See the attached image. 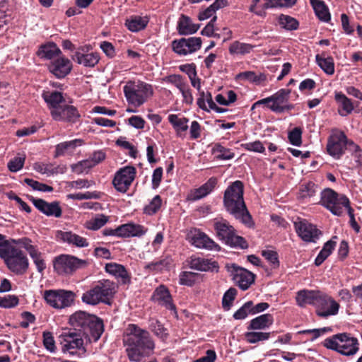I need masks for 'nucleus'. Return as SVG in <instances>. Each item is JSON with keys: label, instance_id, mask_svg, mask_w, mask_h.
Here are the masks:
<instances>
[{"label": "nucleus", "instance_id": "1", "mask_svg": "<svg viewBox=\"0 0 362 362\" xmlns=\"http://www.w3.org/2000/svg\"><path fill=\"white\" fill-rule=\"evenodd\" d=\"M123 343L131 361L139 362L154 349L150 334L135 324H129L124 334Z\"/></svg>", "mask_w": 362, "mask_h": 362}, {"label": "nucleus", "instance_id": "2", "mask_svg": "<svg viewBox=\"0 0 362 362\" xmlns=\"http://www.w3.org/2000/svg\"><path fill=\"white\" fill-rule=\"evenodd\" d=\"M243 184L240 180L233 182L226 189L223 195V204L226 211L246 226H254L252 216L244 201Z\"/></svg>", "mask_w": 362, "mask_h": 362}, {"label": "nucleus", "instance_id": "3", "mask_svg": "<svg viewBox=\"0 0 362 362\" xmlns=\"http://www.w3.org/2000/svg\"><path fill=\"white\" fill-rule=\"evenodd\" d=\"M69 323L89 343L98 341L104 332L103 320L85 311H77L71 315Z\"/></svg>", "mask_w": 362, "mask_h": 362}, {"label": "nucleus", "instance_id": "4", "mask_svg": "<svg viewBox=\"0 0 362 362\" xmlns=\"http://www.w3.org/2000/svg\"><path fill=\"white\" fill-rule=\"evenodd\" d=\"M116 283L110 279H102L93 284L90 288L83 293V303L97 305L100 303L110 305L117 292Z\"/></svg>", "mask_w": 362, "mask_h": 362}, {"label": "nucleus", "instance_id": "5", "mask_svg": "<svg viewBox=\"0 0 362 362\" xmlns=\"http://www.w3.org/2000/svg\"><path fill=\"white\" fill-rule=\"evenodd\" d=\"M322 345L344 356H353L359 349L358 339L347 333L337 334L328 337L322 342Z\"/></svg>", "mask_w": 362, "mask_h": 362}, {"label": "nucleus", "instance_id": "6", "mask_svg": "<svg viewBox=\"0 0 362 362\" xmlns=\"http://www.w3.org/2000/svg\"><path fill=\"white\" fill-rule=\"evenodd\" d=\"M124 93L127 101L138 107L153 95V90L150 84L143 81H128L124 86Z\"/></svg>", "mask_w": 362, "mask_h": 362}, {"label": "nucleus", "instance_id": "7", "mask_svg": "<svg viewBox=\"0 0 362 362\" xmlns=\"http://www.w3.org/2000/svg\"><path fill=\"white\" fill-rule=\"evenodd\" d=\"M327 151L331 156H339L343 152H354L352 156H362L359 147L354 142H348L345 134L341 132L333 134L328 140Z\"/></svg>", "mask_w": 362, "mask_h": 362}, {"label": "nucleus", "instance_id": "8", "mask_svg": "<svg viewBox=\"0 0 362 362\" xmlns=\"http://www.w3.org/2000/svg\"><path fill=\"white\" fill-rule=\"evenodd\" d=\"M320 204L332 214L341 216L343 208L351 204L349 199L343 194H339L331 188H326L321 192Z\"/></svg>", "mask_w": 362, "mask_h": 362}, {"label": "nucleus", "instance_id": "9", "mask_svg": "<svg viewBox=\"0 0 362 362\" xmlns=\"http://www.w3.org/2000/svg\"><path fill=\"white\" fill-rule=\"evenodd\" d=\"M59 340L64 353H69L71 356L77 354V350L81 349L83 352L86 349L83 346L85 338L81 335L73 327L65 329L59 336Z\"/></svg>", "mask_w": 362, "mask_h": 362}, {"label": "nucleus", "instance_id": "10", "mask_svg": "<svg viewBox=\"0 0 362 362\" xmlns=\"http://www.w3.org/2000/svg\"><path fill=\"white\" fill-rule=\"evenodd\" d=\"M290 93V90L281 89L272 96L257 101L252 108L254 109L259 105L267 104L269 109L278 113L291 110L293 105L288 104Z\"/></svg>", "mask_w": 362, "mask_h": 362}, {"label": "nucleus", "instance_id": "11", "mask_svg": "<svg viewBox=\"0 0 362 362\" xmlns=\"http://www.w3.org/2000/svg\"><path fill=\"white\" fill-rule=\"evenodd\" d=\"M87 265V261L69 255L57 256L53 262L54 269L59 275L71 274L77 269L84 268Z\"/></svg>", "mask_w": 362, "mask_h": 362}, {"label": "nucleus", "instance_id": "12", "mask_svg": "<svg viewBox=\"0 0 362 362\" xmlns=\"http://www.w3.org/2000/svg\"><path fill=\"white\" fill-rule=\"evenodd\" d=\"M8 269L17 275L24 274L28 268L29 262L26 255L19 248L15 247L2 258Z\"/></svg>", "mask_w": 362, "mask_h": 362}, {"label": "nucleus", "instance_id": "13", "mask_svg": "<svg viewBox=\"0 0 362 362\" xmlns=\"http://www.w3.org/2000/svg\"><path fill=\"white\" fill-rule=\"evenodd\" d=\"M226 268L233 281L243 291H246L255 283L256 275L249 270L235 263L227 264Z\"/></svg>", "mask_w": 362, "mask_h": 362}, {"label": "nucleus", "instance_id": "14", "mask_svg": "<svg viewBox=\"0 0 362 362\" xmlns=\"http://www.w3.org/2000/svg\"><path fill=\"white\" fill-rule=\"evenodd\" d=\"M74 292L65 290H46L43 298L46 303L57 309L69 307L74 301Z\"/></svg>", "mask_w": 362, "mask_h": 362}, {"label": "nucleus", "instance_id": "15", "mask_svg": "<svg viewBox=\"0 0 362 362\" xmlns=\"http://www.w3.org/2000/svg\"><path fill=\"white\" fill-rule=\"evenodd\" d=\"M136 174V168L133 166H125L116 172L112 180L115 189L121 193H126L129 189Z\"/></svg>", "mask_w": 362, "mask_h": 362}, {"label": "nucleus", "instance_id": "16", "mask_svg": "<svg viewBox=\"0 0 362 362\" xmlns=\"http://www.w3.org/2000/svg\"><path fill=\"white\" fill-rule=\"evenodd\" d=\"M339 307V304L332 297L322 291L315 303V313L319 317L327 318L337 315Z\"/></svg>", "mask_w": 362, "mask_h": 362}, {"label": "nucleus", "instance_id": "17", "mask_svg": "<svg viewBox=\"0 0 362 362\" xmlns=\"http://www.w3.org/2000/svg\"><path fill=\"white\" fill-rule=\"evenodd\" d=\"M201 37L180 38L172 42L173 50L180 56H186L198 51L202 47Z\"/></svg>", "mask_w": 362, "mask_h": 362}, {"label": "nucleus", "instance_id": "18", "mask_svg": "<svg viewBox=\"0 0 362 362\" xmlns=\"http://www.w3.org/2000/svg\"><path fill=\"white\" fill-rule=\"evenodd\" d=\"M187 239L196 247L206 250H219L220 246L205 233L198 228H192L187 233Z\"/></svg>", "mask_w": 362, "mask_h": 362}, {"label": "nucleus", "instance_id": "19", "mask_svg": "<svg viewBox=\"0 0 362 362\" xmlns=\"http://www.w3.org/2000/svg\"><path fill=\"white\" fill-rule=\"evenodd\" d=\"M164 81L175 86L182 96V103L186 105H192L194 102L192 90L187 83V81L181 75L172 74L166 76Z\"/></svg>", "mask_w": 362, "mask_h": 362}, {"label": "nucleus", "instance_id": "20", "mask_svg": "<svg viewBox=\"0 0 362 362\" xmlns=\"http://www.w3.org/2000/svg\"><path fill=\"white\" fill-rule=\"evenodd\" d=\"M294 225L296 233L305 242L316 243L322 235L321 230L316 226L305 219L295 222Z\"/></svg>", "mask_w": 362, "mask_h": 362}, {"label": "nucleus", "instance_id": "21", "mask_svg": "<svg viewBox=\"0 0 362 362\" xmlns=\"http://www.w3.org/2000/svg\"><path fill=\"white\" fill-rule=\"evenodd\" d=\"M28 199L35 207L43 214L55 218H60L62 216V209L60 206L59 202H47L42 199L35 198L33 196H28Z\"/></svg>", "mask_w": 362, "mask_h": 362}, {"label": "nucleus", "instance_id": "22", "mask_svg": "<svg viewBox=\"0 0 362 362\" xmlns=\"http://www.w3.org/2000/svg\"><path fill=\"white\" fill-rule=\"evenodd\" d=\"M151 300L157 303L159 305L165 307L166 309L173 311L177 315L176 306L173 303L172 296L169 289L164 285H160L157 287L151 298Z\"/></svg>", "mask_w": 362, "mask_h": 362}, {"label": "nucleus", "instance_id": "23", "mask_svg": "<svg viewBox=\"0 0 362 362\" xmlns=\"http://www.w3.org/2000/svg\"><path fill=\"white\" fill-rule=\"evenodd\" d=\"M48 69L56 78H63L71 72L72 63L70 59L61 54L50 62Z\"/></svg>", "mask_w": 362, "mask_h": 362}, {"label": "nucleus", "instance_id": "24", "mask_svg": "<svg viewBox=\"0 0 362 362\" xmlns=\"http://www.w3.org/2000/svg\"><path fill=\"white\" fill-rule=\"evenodd\" d=\"M53 119L56 121H64L69 122H76L80 117V115L77 109L72 106L64 103L60 108L54 110L51 115Z\"/></svg>", "mask_w": 362, "mask_h": 362}, {"label": "nucleus", "instance_id": "25", "mask_svg": "<svg viewBox=\"0 0 362 362\" xmlns=\"http://www.w3.org/2000/svg\"><path fill=\"white\" fill-rule=\"evenodd\" d=\"M105 272L115 276L122 284L129 285L132 283L131 274L124 266L116 262L107 263L105 267Z\"/></svg>", "mask_w": 362, "mask_h": 362}, {"label": "nucleus", "instance_id": "26", "mask_svg": "<svg viewBox=\"0 0 362 362\" xmlns=\"http://www.w3.org/2000/svg\"><path fill=\"white\" fill-rule=\"evenodd\" d=\"M191 269L201 272H218L219 266L216 261L200 257H192L189 262Z\"/></svg>", "mask_w": 362, "mask_h": 362}, {"label": "nucleus", "instance_id": "27", "mask_svg": "<svg viewBox=\"0 0 362 362\" xmlns=\"http://www.w3.org/2000/svg\"><path fill=\"white\" fill-rule=\"evenodd\" d=\"M56 239L77 247H86L89 243L86 238L81 237L71 231L57 230L55 235Z\"/></svg>", "mask_w": 362, "mask_h": 362}, {"label": "nucleus", "instance_id": "28", "mask_svg": "<svg viewBox=\"0 0 362 362\" xmlns=\"http://www.w3.org/2000/svg\"><path fill=\"white\" fill-rule=\"evenodd\" d=\"M319 191L318 185L313 181H303L298 187L297 199L300 202H308Z\"/></svg>", "mask_w": 362, "mask_h": 362}, {"label": "nucleus", "instance_id": "29", "mask_svg": "<svg viewBox=\"0 0 362 362\" xmlns=\"http://www.w3.org/2000/svg\"><path fill=\"white\" fill-rule=\"evenodd\" d=\"M321 292L319 290H300L296 294L297 304L300 307H305L308 304L315 307V303L321 295Z\"/></svg>", "mask_w": 362, "mask_h": 362}, {"label": "nucleus", "instance_id": "30", "mask_svg": "<svg viewBox=\"0 0 362 362\" xmlns=\"http://www.w3.org/2000/svg\"><path fill=\"white\" fill-rule=\"evenodd\" d=\"M42 96L47 104L50 115L65 103L62 94L59 91H43Z\"/></svg>", "mask_w": 362, "mask_h": 362}, {"label": "nucleus", "instance_id": "31", "mask_svg": "<svg viewBox=\"0 0 362 362\" xmlns=\"http://www.w3.org/2000/svg\"><path fill=\"white\" fill-rule=\"evenodd\" d=\"M214 229L216 232V236L224 243L226 242L228 238L233 235V233L235 230L227 220L223 218L214 221Z\"/></svg>", "mask_w": 362, "mask_h": 362}, {"label": "nucleus", "instance_id": "32", "mask_svg": "<svg viewBox=\"0 0 362 362\" xmlns=\"http://www.w3.org/2000/svg\"><path fill=\"white\" fill-rule=\"evenodd\" d=\"M62 54L61 49L54 42H49L40 46L37 55L43 59L52 61Z\"/></svg>", "mask_w": 362, "mask_h": 362}, {"label": "nucleus", "instance_id": "33", "mask_svg": "<svg viewBox=\"0 0 362 362\" xmlns=\"http://www.w3.org/2000/svg\"><path fill=\"white\" fill-rule=\"evenodd\" d=\"M274 322L272 314L267 313L256 317L250 321L247 330H261L269 328Z\"/></svg>", "mask_w": 362, "mask_h": 362}, {"label": "nucleus", "instance_id": "34", "mask_svg": "<svg viewBox=\"0 0 362 362\" xmlns=\"http://www.w3.org/2000/svg\"><path fill=\"white\" fill-rule=\"evenodd\" d=\"M72 59L78 64L86 67H93L98 63L100 57L96 52L83 54L80 52H76Z\"/></svg>", "mask_w": 362, "mask_h": 362}, {"label": "nucleus", "instance_id": "35", "mask_svg": "<svg viewBox=\"0 0 362 362\" xmlns=\"http://www.w3.org/2000/svg\"><path fill=\"white\" fill-rule=\"evenodd\" d=\"M217 185V179L214 177L209 178L206 182L197 189L192 191L190 196L192 199H200L211 193Z\"/></svg>", "mask_w": 362, "mask_h": 362}, {"label": "nucleus", "instance_id": "36", "mask_svg": "<svg viewBox=\"0 0 362 362\" xmlns=\"http://www.w3.org/2000/svg\"><path fill=\"white\" fill-rule=\"evenodd\" d=\"M199 97L197 99V105L201 109L204 110H209L211 109L216 110L217 112H224L223 108L217 107L216 103L214 102L211 93L204 92L203 90L199 93Z\"/></svg>", "mask_w": 362, "mask_h": 362}, {"label": "nucleus", "instance_id": "37", "mask_svg": "<svg viewBox=\"0 0 362 362\" xmlns=\"http://www.w3.org/2000/svg\"><path fill=\"white\" fill-rule=\"evenodd\" d=\"M335 100L339 104L338 112L341 116H346L351 113L354 110V105L351 100L341 92L336 93Z\"/></svg>", "mask_w": 362, "mask_h": 362}, {"label": "nucleus", "instance_id": "38", "mask_svg": "<svg viewBox=\"0 0 362 362\" xmlns=\"http://www.w3.org/2000/svg\"><path fill=\"white\" fill-rule=\"evenodd\" d=\"M315 61L326 74L332 76L334 74V62L332 57L322 52L315 56Z\"/></svg>", "mask_w": 362, "mask_h": 362}, {"label": "nucleus", "instance_id": "39", "mask_svg": "<svg viewBox=\"0 0 362 362\" xmlns=\"http://www.w3.org/2000/svg\"><path fill=\"white\" fill-rule=\"evenodd\" d=\"M148 23V18L146 16H134L126 20L125 25L132 32H138L146 28Z\"/></svg>", "mask_w": 362, "mask_h": 362}, {"label": "nucleus", "instance_id": "40", "mask_svg": "<svg viewBox=\"0 0 362 362\" xmlns=\"http://www.w3.org/2000/svg\"><path fill=\"white\" fill-rule=\"evenodd\" d=\"M255 47L253 45L236 40L230 45L228 51L232 55H245L250 54Z\"/></svg>", "mask_w": 362, "mask_h": 362}, {"label": "nucleus", "instance_id": "41", "mask_svg": "<svg viewBox=\"0 0 362 362\" xmlns=\"http://www.w3.org/2000/svg\"><path fill=\"white\" fill-rule=\"evenodd\" d=\"M199 29V25L194 24L189 18L182 16L178 23V31L181 35H190Z\"/></svg>", "mask_w": 362, "mask_h": 362}, {"label": "nucleus", "instance_id": "42", "mask_svg": "<svg viewBox=\"0 0 362 362\" xmlns=\"http://www.w3.org/2000/svg\"><path fill=\"white\" fill-rule=\"evenodd\" d=\"M81 141L74 139L69 141H65L58 144L56 147L57 156H70L76 146H81Z\"/></svg>", "mask_w": 362, "mask_h": 362}, {"label": "nucleus", "instance_id": "43", "mask_svg": "<svg viewBox=\"0 0 362 362\" xmlns=\"http://www.w3.org/2000/svg\"><path fill=\"white\" fill-rule=\"evenodd\" d=\"M316 16L322 21L330 20V13L325 3L320 0H310Z\"/></svg>", "mask_w": 362, "mask_h": 362}, {"label": "nucleus", "instance_id": "44", "mask_svg": "<svg viewBox=\"0 0 362 362\" xmlns=\"http://www.w3.org/2000/svg\"><path fill=\"white\" fill-rule=\"evenodd\" d=\"M169 122L177 133L185 132L188 129V119L182 117H180L177 115H170L168 117Z\"/></svg>", "mask_w": 362, "mask_h": 362}, {"label": "nucleus", "instance_id": "45", "mask_svg": "<svg viewBox=\"0 0 362 362\" xmlns=\"http://www.w3.org/2000/svg\"><path fill=\"white\" fill-rule=\"evenodd\" d=\"M226 245L233 248L245 250L248 247V243L245 238L236 234V230L233 233L225 243Z\"/></svg>", "mask_w": 362, "mask_h": 362}, {"label": "nucleus", "instance_id": "46", "mask_svg": "<svg viewBox=\"0 0 362 362\" xmlns=\"http://www.w3.org/2000/svg\"><path fill=\"white\" fill-rule=\"evenodd\" d=\"M238 78L240 80L248 81L257 84H259L265 81L267 79L266 75L264 74L259 73V74H257L255 72L251 71L240 73L238 75Z\"/></svg>", "mask_w": 362, "mask_h": 362}, {"label": "nucleus", "instance_id": "47", "mask_svg": "<svg viewBox=\"0 0 362 362\" xmlns=\"http://www.w3.org/2000/svg\"><path fill=\"white\" fill-rule=\"evenodd\" d=\"M271 332H247L245 333V339L250 344H256L259 341L268 340Z\"/></svg>", "mask_w": 362, "mask_h": 362}, {"label": "nucleus", "instance_id": "48", "mask_svg": "<svg viewBox=\"0 0 362 362\" xmlns=\"http://www.w3.org/2000/svg\"><path fill=\"white\" fill-rule=\"evenodd\" d=\"M11 13L8 1H0V29L7 25L11 21Z\"/></svg>", "mask_w": 362, "mask_h": 362}, {"label": "nucleus", "instance_id": "49", "mask_svg": "<svg viewBox=\"0 0 362 362\" xmlns=\"http://www.w3.org/2000/svg\"><path fill=\"white\" fill-rule=\"evenodd\" d=\"M278 21L281 27L286 30H292L298 28V21L289 16L281 14Z\"/></svg>", "mask_w": 362, "mask_h": 362}, {"label": "nucleus", "instance_id": "50", "mask_svg": "<svg viewBox=\"0 0 362 362\" xmlns=\"http://www.w3.org/2000/svg\"><path fill=\"white\" fill-rule=\"evenodd\" d=\"M237 290L235 288H230L227 290L222 298V307L225 310H229L237 295Z\"/></svg>", "mask_w": 362, "mask_h": 362}, {"label": "nucleus", "instance_id": "51", "mask_svg": "<svg viewBox=\"0 0 362 362\" xmlns=\"http://www.w3.org/2000/svg\"><path fill=\"white\" fill-rule=\"evenodd\" d=\"M30 256L33 259L37 269L42 273L46 268V264L42 257L41 252H38L35 247H30Z\"/></svg>", "mask_w": 362, "mask_h": 362}, {"label": "nucleus", "instance_id": "52", "mask_svg": "<svg viewBox=\"0 0 362 362\" xmlns=\"http://www.w3.org/2000/svg\"><path fill=\"white\" fill-rule=\"evenodd\" d=\"M162 199L160 195L155 196L151 202L144 209V214L147 215H153L160 209Z\"/></svg>", "mask_w": 362, "mask_h": 362}, {"label": "nucleus", "instance_id": "53", "mask_svg": "<svg viewBox=\"0 0 362 362\" xmlns=\"http://www.w3.org/2000/svg\"><path fill=\"white\" fill-rule=\"evenodd\" d=\"M199 274L192 272H182L180 275V284L187 286H192Z\"/></svg>", "mask_w": 362, "mask_h": 362}, {"label": "nucleus", "instance_id": "54", "mask_svg": "<svg viewBox=\"0 0 362 362\" xmlns=\"http://www.w3.org/2000/svg\"><path fill=\"white\" fill-rule=\"evenodd\" d=\"M16 246L13 245L11 239L6 240V236L0 233V257H4Z\"/></svg>", "mask_w": 362, "mask_h": 362}, {"label": "nucleus", "instance_id": "55", "mask_svg": "<svg viewBox=\"0 0 362 362\" xmlns=\"http://www.w3.org/2000/svg\"><path fill=\"white\" fill-rule=\"evenodd\" d=\"M252 301L250 300L245 303L234 314L233 317L235 320L245 319L249 314H252Z\"/></svg>", "mask_w": 362, "mask_h": 362}, {"label": "nucleus", "instance_id": "56", "mask_svg": "<svg viewBox=\"0 0 362 362\" xmlns=\"http://www.w3.org/2000/svg\"><path fill=\"white\" fill-rule=\"evenodd\" d=\"M151 331L160 339H165L168 337V333L161 322L158 320L151 322L150 325Z\"/></svg>", "mask_w": 362, "mask_h": 362}, {"label": "nucleus", "instance_id": "57", "mask_svg": "<svg viewBox=\"0 0 362 362\" xmlns=\"http://www.w3.org/2000/svg\"><path fill=\"white\" fill-rule=\"evenodd\" d=\"M19 300L16 296L7 295L4 297L0 296V307L4 308H11L18 305Z\"/></svg>", "mask_w": 362, "mask_h": 362}, {"label": "nucleus", "instance_id": "58", "mask_svg": "<svg viewBox=\"0 0 362 362\" xmlns=\"http://www.w3.org/2000/svg\"><path fill=\"white\" fill-rule=\"evenodd\" d=\"M68 199L75 200H83V199H99L100 193L95 192H86L84 193L78 192L75 194H69L67 195Z\"/></svg>", "mask_w": 362, "mask_h": 362}, {"label": "nucleus", "instance_id": "59", "mask_svg": "<svg viewBox=\"0 0 362 362\" xmlns=\"http://www.w3.org/2000/svg\"><path fill=\"white\" fill-rule=\"evenodd\" d=\"M188 67L191 70V72H187L191 84L198 90L199 93H200L203 90L201 88V79L197 76L195 65L192 64L189 65Z\"/></svg>", "mask_w": 362, "mask_h": 362}, {"label": "nucleus", "instance_id": "60", "mask_svg": "<svg viewBox=\"0 0 362 362\" xmlns=\"http://www.w3.org/2000/svg\"><path fill=\"white\" fill-rule=\"evenodd\" d=\"M261 0H252L251 4L249 6V11L255 13V15L260 17L266 16L265 8H264V4L259 5Z\"/></svg>", "mask_w": 362, "mask_h": 362}, {"label": "nucleus", "instance_id": "61", "mask_svg": "<svg viewBox=\"0 0 362 362\" xmlns=\"http://www.w3.org/2000/svg\"><path fill=\"white\" fill-rule=\"evenodd\" d=\"M42 335L43 344L45 349L50 352H54L56 350V346L52 334L50 332H44Z\"/></svg>", "mask_w": 362, "mask_h": 362}, {"label": "nucleus", "instance_id": "62", "mask_svg": "<svg viewBox=\"0 0 362 362\" xmlns=\"http://www.w3.org/2000/svg\"><path fill=\"white\" fill-rule=\"evenodd\" d=\"M288 138L292 144L300 145L302 142V129L300 127H295L288 133Z\"/></svg>", "mask_w": 362, "mask_h": 362}, {"label": "nucleus", "instance_id": "63", "mask_svg": "<svg viewBox=\"0 0 362 362\" xmlns=\"http://www.w3.org/2000/svg\"><path fill=\"white\" fill-rule=\"evenodd\" d=\"M128 225H129V237H135V236L141 237L143 235H144L147 231V228H146L144 226H143L141 225L134 224V223H128Z\"/></svg>", "mask_w": 362, "mask_h": 362}, {"label": "nucleus", "instance_id": "64", "mask_svg": "<svg viewBox=\"0 0 362 362\" xmlns=\"http://www.w3.org/2000/svg\"><path fill=\"white\" fill-rule=\"evenodd\" d=\"M262 255L272 264L274 268H276L279 266L278 253L276 252L273 250H264Z\"/></svg>", "mask_w": 362, "mask_h": 362}]
</instances>
